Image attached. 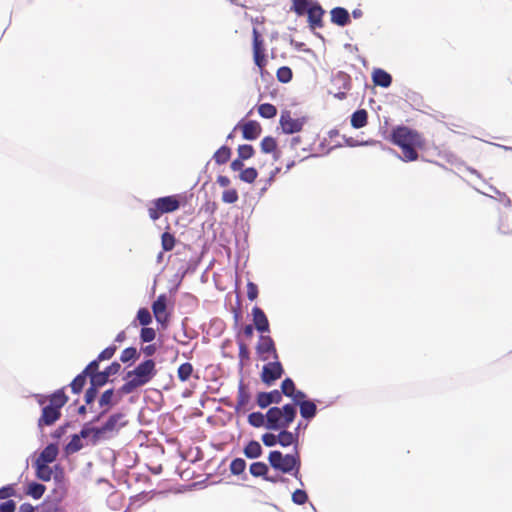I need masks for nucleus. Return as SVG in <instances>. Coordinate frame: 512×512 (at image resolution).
I'll use <instances>...</instances> for the list:
<instances>
[{"mask_svg": "<svg viewBox=\"0 0 512 512\" xmlns=\"http://www.w3.org/2000/svg\"><path fill=\"white\" fill-rule=\"evenodd\" d=\"M392 142L402 150V159L404 161H415L419 154L417 149L425 146V140L417 131L406 126H397L392 130Z\"/></svg>", "mask_w": 512, "mask_h": 512, "instance_id": "f257e3e1", "label": "nucleus"}, {"mask_svg": "<svg viewBox=\"0 0 512 512\" xmlns=\"http://www.w3.org/2000/svg\"><path fill=\"white\" fill-rule=\"evenodd\" d=\"M69 398L65 394V388L56 390L50 395H38L37 402L42 406V413L38 419V426H51L61 417V409Z\"/></svg>", "mask_w": 512, "mask_h": 512, "instance_id": "f03ea898", "label": "nucleus"}, {"mask_svg": "<svg viewBox=\"0 0 512 512\" xmlns=\"http://www.w3.org/2000/svg\"><path fill=\"white\" fill-rule=\"evenodd\" d=\"M156 363L147 359L138 364L133 370L126 374V382L120 387L119 393L130 394L136 389L148 384L156 375Z\"/></svg>", "mask_w": 512, "mask_h": 512, "instance_id": "7ed1b4c3", "label": "nucleus"}, {"mask_svg": "<svg viewBox=\"0 0 512 512\" xmlns=\"http://www.w3.org/2000/svg\"><path fill=\"white\" fill-rule=\"evenodd\" d=\"M268 461L275 470L282 473H292L295 478H299L301 459L296 447H294L292 454L286 455H283L277 450L271 451L268 456Z\"/></svg>", "mask_w": 512, "mask_h": 512, "instance_id": "20e7f679", "label": "nucleus"}, {"mask_svg": "<svg viewBox=\"0 0 512 512\" xmlns=\"http://www.w3.org/2000/svg\"><path fill=\"white\" fill-rule=\"evenodd\" d=\"M296 417V407L286 404L282 408L271 407L266 413V428L269 430L286 429Z\"/></svg>", "mask_w": 512, "mask_h": 512, "instance_id": "39448f33", "label": "nucleus"}, {"mask_svg": "<svg viewBox=\"0 0 512 512\" xmlns=\"http://www.w3.org/2000/svg\"><path fill=\"white\" fill-rule=\"evenodd\" d=\"M180 196L170 195L152 200L148 206V215L151 220H158L163 214L175 212L180 208Z\"/></svg>", "mask_w": 512, "mask_h": 512, "instance_id": "423d86ee", "label": "nucleus"}, {"mask_svg": "<svg viewBox=\"0 0 512 512\" xmlns=\"http://www.w3.org/2000/svg\"><path fill=\"white\" fill-rule=\"evenodd\" d=\"M305 14H307V22L311 29H320L324 27L323 17L325 10L317 1L309 0L306 7Z\"/></svg>", "mask_w": 512, "mask_h": 512, "instance_id": "0eeeda50", "label": "nucleus"}, {"mask_svg": "<svg viewBox=\"0 0 512 512\" xmlns=\"http://www.w3.org/2000/svg\"><path fill=\"white\" fill-rule=\"evenodd\" d=\"M283 373L284 370L279 361L269 362L262 368L261 380L267 386H271L276 380L281 378Z\"/></svg>", "mask_w": 512, "mask_h": 512, "instance_id": "6e6552de", "label": "nucleus"}, {"mask_svg": "<svg viewBox=\"0 0 512 512\" xmlns=\"http://www.w3.org/2000/svg\"><path fill=\"white\" fill-rule=\"evenodd\" d=\"M304 118H293L290 111H283L280 116V126L284 133L293 134L302 130Z\"/></svg>", "mask_w": 512, "mask_h": 512, "instance_id": "1a4fd4ad", "label": "nucleus"}, {"mask_svg": "<svg viewBox=\"0 0 512 512\" xmlns=\"http://www.w3.org/2000/svg\"><path fill=\"white\" fill-rule=\"evenodd\" d=\"M152 311L156 321L163 327H166L169 322V314L167 312V296L161 294L152 304Z\"/></svg>", "mask_w": 512, "mask_h": 512, "instance_id": "9d476101", "label": "nucleus"}, {"mask_svg": "<svg viewBox=\"0 0 512 512\" xmlns=\"http://www.w3.org/2000/svg\"><path fill=\"white\" fill-rule=\"evenodd\" d=\"M256 349L263 360H268V354H273L275 359L278 358L274 341L270 336H260Z\"/></svg>", "mask_w": 512, "mask_h": 512, "instance_id": "9b49d317", "label": "nucleus"}, {"mask_svg": "<svg viewBox=\"0 0 512 512\" xmlns=\"http://www.w3.org/2000/svg\"><path fill=\"white\" fill-rule=\"evenodd\" d=\"M127 424L125 414L115 413L111 415L104 425L97 430V433H107L112 431H118L120 428Z\"/></svg>", "mask_w": 512, "mask_h": 512, "instance_id": "f8f14e48", "label": "nucleus"}, {"mask_svg": "<svg viewBox=\"0 0 512 512\" xmlns=\"http://www.w3.org/2000/svg\"><path fill=\"white\" fill-rule=\"evenodd\" d=\"M282 401V395L279 390H272L270 392H259L256 396L257 405L264 409L271 404H279Z\"/></svg>", "mask_w": 512, "mask_h": 512, "instance_id": "ddd939ff", "label": "nucleus"}, {"mask_svg": "<svg viewBox=\"0 0 512 512\" xmlns=\"http://www.w3.org/2000/svg\"><path fill=\"white\" fill-rule=\"evenodd\" d=\"M238 126L241 127L243 138L246 140H255L262 132L261 125L255 120L247 121Z\"/></svg>", "mask_w": 512, "mask_h": 512, "instance_id": "4468645a", "label": "nucleus"}, {"mask_svg": "<svg viewBox=\"0 0 512 512\" xmlns=\"http://www.w3.org/2000/svg\"><path fill=\"white\" fill-rule=\"evenodd\" d=\"M252 316H253L254 326L259 332L264 333V332L269 331L268 318L261 308H259L258 306H255L252 309Z\"/></svg>", "mask_w": 512, "mask_h": 512, "instance_id": "2eb2a0df", "label": "nucleus"}, {"mask_svg": "<svg viewBox=\"0 0 512 512\" xmlns=\"http://www.w3.org/2000/svg\"><path fill=\"white\" fill-rule=\"evenodd\" d=\"M331 22L337 26L344 27L350 24L349 12L343 7H335L330 11Z\"/></svg>", "mask_w": 512, "mask_h": 512, "instance_id": "dca6fc26", "label": "nucleus"}, {"mask_svg": "<svg viewBox=\"0 0 512 512\" xmlns=\"http://www.w3.org/2000/svg\"><path fill=\"white\" fill-rule=\"evenodd\" d=\"M58 452L56 444H49L42 450L36 461L46 464L52 463L56 460Z\"/></svg>", "mask_w": 512, "mask_h": 512, "instance_id": "f3484780", "label": "nucleus"}, {"mask_svg": "<svg viewBox=\"0 0 512 512\" xmlns=\"http://www.w3.org/2000/svg\"><path fill=\"white\" fill-rule=\"evenodd\" d=\"M372 80L376 86L387 88L392 83L391 75L383 69H374L372 73Z\"/></svg>", "mask_w": 512, "mask_h": 512, "instance_id": "a211bd4d", "label": "nucleus"}, {"mask_svg": "<svg viewBox=\"0 0 512 512\" xmlns=\"http://www.w3.org/2000/svg\"><path fill=\"white\" fill-rule=\"evenodd\" d=\"M280 430V433L277 435L278 443L283 447L295 445L297 448L298 435H294L292 432H289L286 429Z\"/></svg>", "mask_w": 512, "mask_h": 512, "instance_id": "6ab92c4d", "label": "nucleus"}, {"mask_svg": "<svg viewBox=\"0 0 512 512\" xmlns=\"http://www.w3.org/2000/svg\"><path fill=\"white\" fill-rule=\"evenodd\" d=\"M250 398L251 397L249 392L246 390L243 384H240L237 393L236 410H245L248 404L250 403Z\"/></svg>", "mask_w": 512, "mask_h": 512, "instance_id": "aec40b11", "label": "nucleus"}, {"mask_svg": "<svg viewBox=\"0 0 512 512\" xmlns=\"http://www.w3.org/2000/svg\"><path fill=\"white\" fill-rule=\"evenodd\" d=\"M244 454L249 459H255L261 456L262 447L258 441L251 440L244 448Z\"/></svg>", "mask_w": 512, "mask_h": 512, "instance_id": "412c9836", "label": "nucleus"}, {"mask_svg": "<svg viewBox=\"0 0 512 512\" xmlns=\"http://www.w3.org/2000/svg\"><path fill=\"white\" fill-rule=\"evenodd\" d=\"M368 113L364 109L355 111L351 116L352 127L359 129L367 124Z\"/></svg>", "mask_w": 512, "mask_h": 512, "instance_id": "4be33fe9", "label": "nucleus"}, {"mask_svg": "<svg viewBox=\"0 0 512 512\" xmlns=\"http://www.w3.org/2000/svg\"><path fill=\"white\" fill-rule=\"evenodd\" d=\"M298 406L300 408V414L303 418L311 419L316 415L317 408L314 402L310 400H305Z\"/></svg>", "mask_w": 512, "mask_h": 512, "instance_id": "5701e85b", "label": "nucleus"}, {"mask_svg": "<svg viewBox=\"0 0 512 512\" xmlns=\"http://www.w3.org/2000/svg\"><path fill=\"white\" fill-rule=\"evenodd\" d=\"M36 476L42 481H50L52 477V469L46 463L35 461Z\"/></svg>", "mask_w": 512, "mask_h": 512, "instance_id": "b1692460", "label": "nucleus"}, {"mask_svg": "<svg viewBox=\"0 0 512 512\" xmlns=\"http://www.w3.org/2000/svg\"><path fill=\"white\" fill-rule=\"evenodd\" d=\"M231 154V149L228 146H221L214 153L213 159L218 165H223L229 161Z\"/></svg>", "mask_w": 512, "mask_h": 512, "instance_id": "393cba45", "label": "nucleus"}, {"mask_svg": "<svg viewBox=\"0 0 512 512\" xmlns=\"http://www.w3.org/2000/svg\"><path fill=\"white\" fill-rule=\"evenodd\" d=\"M193 371H194V368L191 363L186 362V363L181 364L177 370L178 379L181 382H186L191 377Z\"/></svg>", "mask_w": 512, "mask_h": 512, "instance_id": "a878e982", "label": "nucleus"}, {"mask_svg": "<svg viewBox=\"0 0 512 512\" xmlns=\"http://www.w3.org/2000/svg\"><path fill=\"white\" fill-rule=\"evenodd\" d=\"M258 113L263 118L271 119L277 115V108L270 103H263L258 106Z\"/></svg>", "mask_w": 512, "mask_h": 512, "instance_id": "bb28decb", "label": "nucleus"}, {"mask_svg": "<svg viewBox=\"0 0 512 512\" xmlns=\"http://www.w3.org/2000/svg\"><path fill=\"white\" fill-rule=\"evenodd\" d=\"M248 423L256 428L265 426L266 427V414L261 412H252L248 416Z\"/></svg>", "mask_w": 512, "mask_h": 512, "instance_id": "cd10ccee", "label": "nucleus"}, {"mask_svg": "<svg viewBox=\"0 0 512 512\" xmlns=\"http://www.w3.org/2000/svg\"><path fill=\"white\" fill-rule=\"evenodd\" d=\"M87 375L84 372L78 374L70 384L71 390L75 394H79L86 384Z\"/></svg>", "mask_w": 512, "mask_h": 512, "instance_id": "c85d7f7f", "label": "nucleus"}, {"mask_svg": "<svg viewBox=\"0 0 512 512\" xmlns=\"http://www.w3.org/2000/svg\"><path fill=\"white\" fill-rule=\"evenodd\" d=\"M249 470L254 477H265L268 473V466L264 462H254L250 465Z\"/></svg>", "mask_w": 512, "mask_h": 512, "instance_id": "c756f323", "label": "nucleus"}, {"mask_svg": "<svg viewBox=\"0 0 512 512\" xmlns=\"http://www.w3.org/2000/svg\"><path fill=\"white\" fill-rule=\"evenodd\" d=\"M261 150L264 153H272L276 151L277 141L271 136H266L261 140Z\"/></svg>", "mask_w": 512, "mask_h": 512, "instance_id": "7c9ffc66", "label": "nucleus"}, {"mask_svg": "<svg viewBox=\"0 0 512 512\" xmlns=\"http://www.w3.org/2000/svg\"><path fill=\"white\" fill-rule=\"evenodd\" d=\"M176 244V239L173 234L164 232L161 236V245L165 252L171 251Z\"/></svg>", "mask_w": 512, "mask_h": 512, "instance_id": "2f4dec72", "label": "nucleus"}, {"mask_svg": "<svg viewBox=\"0 0 512 512\" xmlns=\"http://www.w3.org/2000/svg\"><path fill=\"white\" fill-rule=\"evenodd\" d=\"M301 143V137L295 136L292 137L290 141V147L294 151V156L299 158L300 161L304 160L308 156V150L306 148H302L303 153H298V145Z\"/></svg>", "mask_w": 512, "mask_h": 512, "instance_id": "473e14b6", "label": "nucleus"}, {"mask_svg": "<svg viewBox=\"0 0 512 512\" xmlns=\"http://www.w3.org/2000/svg\"><path fill=\"white\" fill-rule=\"evenodd\" d=\"M109 377L107 376V373L104 371L99 373H94V375H91L90 377V385L96 387L97 389L99 387H102L108 382Z\"/></svg>", "mask_w": 512, "mask_h": 512, "instance_id": "72a5a7b5", "label": "nucleus"}, {"mask_svg": "<svg viewBox=\"0 0 512 512\" xmlns=\"http://www.w3.org/2000/svg\"><path fill=\"white\" fill-rule=\"evenodd\" d=\"M258 176V172L255 168L249 167L241 171L239 178L246 183H253Z\"/></svg>", "mask_w": 512, "mask_h": 512, "instance_id": "f704fd0d", "label": "nucleus"}, {"mask_svg": "<svg viewBox=\"0 0 512 512\" xmlns=\"http://www.w3.org/2000/svg\"><path fill=\"white\" fill-rule=\"evenodd\" d=\"M138 358H139V353H138L137 349L134 347L125 348L122 351L121 356H120V360L123 363L129 362V361H134Z\"/></svg>", "mask_w": 512, "mask_h": 512, "instance_id": "c9c22d12", "label": "nucleus"}, {"mask_svg": "<svg viewBox=\"0 0 512 512\" xmlns=\"http://www.w3.org/2000/svg\"><path fill=\"white\" fill-rule=\"evenodd\" d=\"M45 490L46 488L44 485L39 483H31L29 485L27 493L34 499H40L43 496Z\"/></svg>", "mask_w": 512, "mask_h": 512, "instance_id": "e433bc0d", "label": "nucleus"}, {"mask_svg": "<svg viewBox=\"0 0 512 512\" xmlns=\"http://www.w3.org/2000/svg\"><path fill=\"white\" fill-rule=\"evenodd\" d=\"M292 70L287 66H282L277 70L276 76L279 82L288 83L292 79Z\"/></svg>", "mask_w": 512, "mask_h": 512, "instance_id": "4c0bfd02", "label": "nucleus"}, {"mask_svg": "<svg viewBox=\"0 0 512 512\" xmlns=\"http://www.w3.org/2000/svg\"><path fill=\"white\" fill-rule=\"evenodd\" d=\"M246 468V462L242 458H235L230 464V471L234 475H240Z\"/></svg>", "mask_w": 512, "mask_h": 512, "instance_id": "58836bf2", "label": "nucleus"}, {"mask_svg": "<svg viewBox=\"0 0 512 512\" xmlns=\"http://www.w3.org/2000/svg\"><path fill=\"white\" fill-rule=\"evenodd\" d=\"M295 384L291 378H286L282 381L281 384V395L284 394L287 397L294 395L295 392Z\"/></svg>", "mask_w": 512, "mask_h": 512, "instance_id": "ea45409f", "label": "nucleus"}, {"mask_svg": "<svg viewBox=\"0 0 512 512\" xmlns=\"http://www.w3.org/2000/svg\"><path fill=\"white\" fill-rule=\"evenodd\" d=\"M237 152L239 158H241L242 160H247L254 155V148L252 145L243 144L239 145Z\"/></svg>", "mask_w": 512, "mask_h": 512, "instance_id": "a19ab883", "label": "nucleus"}, {"mask_svg": "<svg viewBox=\"0 0 512 512\" xmlns=\"http://www.w3.org/2000/svg\"><path fill=\"white\" fill-rule=\"evenodd\" d=\"M257 52H265V48L260 33L256 28H253V53Z\"/></svg>", "mask_w": 512, "mask_h": 512, "instance_id": "79ce46f5", "label": "nucleus"}, {"mask_svg": "<svg viewBox=\"0 0 512 512\" xmlns=\"http://www.w3.org/2000/svg\"><path fill=\"white\" fill-rule=\"evenodd\" d=\"M137 320L142 326H147L152 322V316L147 308H140L137 312Z\"/></svg>", "mask_w": 512, "mask_h": 512, "instance_id": "37998d69", "label": "nucleus"}, {"mask_svg": "<svg viewBox=\"0 0 512 512\" xmlns=\"http://www.w3.org/2000/svg\"><path fill=\"white\" fill-rule=\"evenodd\" d=\"M239 195L236 189H227L222 193V201L227 204H234L238 201Z\"/></svg>", "mask_w": 512, "mask_h": 512, "instance_id": "c03bdc74", "label": "nucleus"}, {"mask_svg": "<svg viewBox=\"0 0 512 512\" xmlns=\"http://www.w3.org/2000/svg\"><path fill=\"white\" fill-rule=\"evenodd\" d=\"M113 397H114V390L108 389L103 392L99 399V405L100 407H110L113 404Z\"/></svg>", "mask_w": 512, "mask_h": 512, "instance_id": "a18cd8bd", "label": "nucleus"}, {"mask_svg": "<svg viewBox=\"0 0 512 512\" xmlns=\"http://www.w3.org/2000/svg\"><path fill=\"white\" fill-rule=\"evenodd\" d=\"M309 4V0H292L291 9L299 16L305 14L306 7Z\"/></svg>", "mask_w": 512, "mask_h": 512, "instance_id": "49530a36", "label": "nucleus"}, {"mask_svg": "<svg viewBox=\"0 0 512 512\" xmlns=\"http://www.w3.org/2000/svg\"><path fill=\"white\" fill-rule=\"evenodd\" d=\"M82 448L80 436L74 435L71 441L67 444L66 450L69 453H75Z\"/></svg>", "mask_w": 512, "mask_h": 512, "instance_id": "de8ad7c7", "label": "nucleus"}, {"mask_svg": "<svg viewBox=\"0 0 512 512\" xmlns=\"http://www.w3.org/2000/svg\"><path fill=\"white\" fill-rule=\"evenodd\" d=\"M307 500H308V496L304 490L297 489L292 494V501L295 504L303 505L307 502Z\"/></svg>", "mask_w": 512, "mask_h": 512, "instance_id": "09e8293b", "label": "nucleus"}, {"mask_svg": "<svg viewBox=\"0 0 512 512\" xmlns=\"http://www.w3.org/2000/svg\"><path fill=\"white\" fill-rule=\"evenodd\" d=\"M156 332L153 328L143 327L141 329L140 338L143 342H151L155 339Z\"/></svg>", "mask_w": 512, "mask_h": 512, "instance_id": "8fccbe9b", "label": "nucleus"}, {"mask_svg": "<svg viewBox=\"0 0 512 512\" xmlns=\"http://www.w3.org/2000/svg\"><path fill=\"white\" fill-rule=\"evenodd\" d=\"M116 350L117 347L115 345L109 346L98 355L97 359L99 361L109 360L114 356Z\"/></svg>", "mask_w": 512, "mask_h": 512, "instance_id": "3c124183", "label": "nucleus"}, {"mask_svg": "<svg viewBox=\"0 0 512 512\" xmlns=\"http://www.w3.org/2000/svg\"><path fill=\"white\" fill-rule=\"evenodd\" d=\"M99 362L100 361L98 359L91 361L82 372H84V374H86L89 377H91V375H94V373H99Z\"/></svg>", "mask_w": 512, "mask_h": 512, "instance_id": "603ef678", "label": "nucleus"}, {"mask_svg": "<svg viewBox=\"0 0 512 512\" xmlns=\"http://www.w3.org/2000/svg\"><path fill=\"white\" fill-rule=\"evenodd\" d=\"M262 442L267 447H272L278 443L277 435L272 433H265L262 435Z\"/></svg>", "mask_w": 512, "mask_h": 512, "instance_id": "864d4df0", "label": "nucleus"}, {"mask_svg": "<svg viewBox=\"0 0 512 512\" xmlns=\"http://www.w3.org/2000/svg\"><path fill=\"white\" fill-rule=\"evenodd\" d=\"M97 393H98V389L96 387L90 385V387L85 392V402L87 404H91L95 400Z\"/></svg>", "mask_w": 512, "mask_h": 512, "instance_id": "5fc2aeb1", "label": "nucleus"}, {"mask_svg": "<svg viewBox=\"0 0 512 512\" xmlns=\"http://www.w3.org/2000/svg\"><path fill=\"white\" fill-rule=\"evenodd\" d=\"M253 56L255 64L259 67L260 70H263L266 65L265 52L253 53Z\"/></svg>", "mask_w": 512, "mask_h": 512, "instance_id": "6e6d98bb", "label": "nucleus"}, {"mask_svg": "<svg viewBox=\"0 0 512 512\" xmlns=\"http://www.w3.org/2000/svg\"><path fill=\"white\" fill-rule=\"evenodd\" d=\"M258 296V287L253 282L247 284V297L249 300H255Z\"/></svg>", "mask_w": 512, "mask_h": 512, "instance_id": "4d7b16f0", "label": "nucleus"}, {"mask_svg": "<svg viewBox=\"0 0 512 512\" xmlns=\"http://www.w3.org/2000/svg\"><path fill=\"white\" fill-rule=\"evenodd\" d=\"M250 353H249V350L246 346L245 343L243 342H240L239 343V358L240 360L243 362V361H248L249 358H250Z\"/></svg>", "mask_w": 512, "mask_h": 512, "instance_id": "13d9d810", "label": "nucleus"}, {"mask_svg": "<svg viewBox=\"0 0 512 512\" xmlns=\"http://www.w3.org/2000/svg\"><path fill=\"white\" fill-rule=\"evenodd\" d=\"M16 504L13 500H8L0 504V512H15Z\"/></svg>", "mask_w": 512, "mask_h": 512, "instance_id": "bf43d9fd", "label": "nucleus"}, {"mask_svg": "<svg viewBox=\"0 0 512 512\" xmlns=\"http://www.w3.org/2000/svg\"><path fill=\"white\" fill-rule=\"evenodd\" d=\"M294 404L293 405H299L300 403L304 402L306 400V394L300 390L295 389L294 395L290 396Z\"/></svg>", "mask_w": 512, "mask_h": 512, "instance_id": "052dcab7", "label": "nucleus"}, {"mask_svg": "<svg viewBox=\"0 0 512 512\" xmlns=\"http://www.w3.org/2000/svg\"><path fill=\"white\" fill-rule=\"evenodd\" d=\"M120 368L121 366L118 362H113L104 370V372L107 373L108 377H110L112 375L117 374L120 371Z\"/></svg>", "mask_w": 512, "mask_h": 512, "instance_id": "680f3d73", "label": "nucleus"}, {"mask_svg": "<svg viewBox=\"0 0 512 512\" xmlns=\"http://www.w3.org/2000/svg\"><path fill=\"white\" fill-rule=\"evenodd\" d=\"M14 493H15V490L12 486L2 487L0 489V499L9 498V497L13 496Z\"/></svg>", "mask_w": 512, "mask_h": 512, "instance_id": "e2e57ef3", "label": "nucleus"}, {"mask_svg": "<svg viewBox=\"0 0 512 512\" xmlns=\"http://www.w3.org/2000/svg\"><path fill=\"white\" fill-rule=\"evenodd\" d=\"M243 161L241 158H237V159H234L232 162H231V165H230V168L233 170V171H242L244 170L243 167H244V164H243Z\"/></svg>", "mask_w": 512, "mask_h": 512, "instance_id": "0e129e2a", "label": "nucleus"}, {"mask_svg": "<svg viewBox=\"0 0 512 512\" xmlns=\"http://www.w3.org/2000/svg\"><path fill=\"white\" fill-rule=\"evenodd\" d=\"M157 348L154 344H150L141 348V351L148 357L153 356Z\"/></svg>", "mask_w": 512, "mask_h": 512, "instance_id": "69168bd1", "label": "nucleus"}, {"mask_svg": "<svg viewBox=\"0 0 512 512\" xmlns=\"http://www.w3.org/2000/svg\"><path fill=\"white\" fill-rule=\"evenodd\" d=\"M253 333H254V329H253V326L250 324L244 326V328L242 329V334L247 339H251L253 336Z\"/></svg>", "mask_w": 512, "mask_h": 512, "instance_id": "338daca9", "label": "nucleus"}, {"mask_svg": "<svg viewBox=\"0 0 512 512\" xmlns=\"http://www.w3.org/2000/svg\"><path fill=\"white\" fill-rule=\"evenodd\" d=\"M216 181L221 187H228L231 183L230 179L224 175H219Z\"/></svg>", "mask_w": 512, "mask_h": 512, "instance_id": "774afa93", "label": "nucleus"}]
</instances>
